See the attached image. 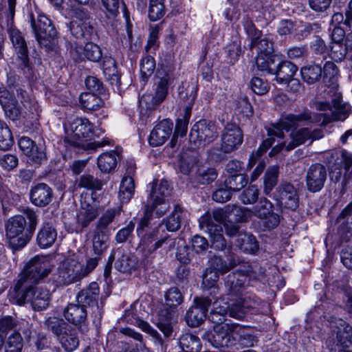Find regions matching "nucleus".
Masks as SVG:
<instances>
[{"label": "nucleus", "mask_w": 352, "mask_h": 352, "mask_svg": "<svg viewBox=\"0 0 352 352\" xmlns=\"http://www.w3.org/2000/svg\"><path fill=\"white\" fill-rule=\"evenodd\" d=\"M52 189L45 183L36 184L30 190V201L38 207L47 206L52 201Z\"/></svg>", "instance_id": "nucleus-20"}, {"label": "nucleus", "mask_w": 352, "mask_h": 352, "mask_svg": "<svg viewBox=\"0 0 352 352\" xmlns=\"http://www.w3.org/2000/svg\"><path fill=\"white\" fill-rule=\"evenodd\" d=\"M235 331L237 333L236 336H234L235 345L239 344L241 347H252L258 341L254 335L240 325L234 324Z\"/></svg>", "instance_id": "nucleus-39"}, {"label": "nucleus", "mask_w": 352, "mask_h": 352, "mask_svg": "<svg viewBox=\"0 0 352 352\" xmlns=\"http://www.w3.org/2000/svg\"><path fill=\"white\" fill-rule=\"evenodd\" d=\"M219 279V274L212 269H207L203 276L202 285L207 289H213L210 292V296H216L218 293V289L214 287L216 283Z\"/></svg>", "instance_id": "nucleus-55"}, {"label": "nucleus", "mask_w": 352, "mask_h": 352, "mask_svg": "<svg viewBox=\"0 0 352 352\" xmlns=\"http://www.w3.org/2000/svg\"><path fill=\"white\" fill-rule=\"evenodd\" d=\"M93 134V125L86 118H75L67 129V144L83 150H96L109 144L107 140L87 142Z\"/></svg>", "instance_id": "nucleus-5"}, {"label": "nucleus", "mask_w": 352, "mask_h": 352, "mask_svg": "<svg viewBox=\"0 0 352 352\" xmlns=\"http://www.w3.org/2000/svg\"><path fill=\"white\" fill-rule=\"evenodd\" d=\"M182 219V208L179 206L175 205L173 212L166 220L163 221L162 224L165 225L168 231L175 232L180 228Z\"/></svg>", "instance_id": "nucleus-46"}, {"label": "nucleus", "mask_w": 352, "mask_h": 352, "mask_svg": "<svg viewBox=\"0 0 352 352\" xmlns=\"http://www.w3.org/2000/svg\"><path fill=\"white\" fill-rule=\"evenodd\" d=\"M248 182L247 176L243 174H236L228 177L224 181L223 186L231 191H239L244 188Z\"/></svg>", "instance_id": "nucleus-51"}, {"label": "nucleus", "mask_w": 352, "mask_h": 352, "mask_svg": "<svg viewBox=\"0 0 352 352\" xmlns=\"http://www.w3.org/2000/svg\"><path fill=\"white\" fill-rule=\"evenodd\" d=\"M210 263L214 271L224 274L230 269L235 267L236 258L232 257L229 263H227L221 257L215 256L211 259Z\"/></svg>", "instance_id": "nucleus-53"}, {"label": "nucleus", "mask_w": 352, "mask_h": 352, "mask_svg": "<svg viewBox=\"0 0 352 352\" xmlns=\"http://www.w3.org/2000/svg\"><path fill=\"white\" fill-rule=\"evenodd\" d=\"M116 255H117V260L115 263V267L117 270L122 273H129L135 267L136 262L129 255L124 254L120 250H117L111 256L112 258H114Z\"/></svg>", "instance_id": "nucleus-42"}, {"label": "nucleus", "mask_w": 352, "mask_h": 352, "mask_svg": "<svg viewBox=\"0 0 352 352\" xmlns=\"http://www.w3.org/2000/svg\"><path fill=\"white\" fill-rule=\"evenodd\" d=\"M101 180L91 175H83L80 177L78 186L91 190H100L102 187Z\"/></svg>", "instance_id": "nucleus-61"}, {"label": "nucleus", "mask_w": 352, "mask_h": 352, "mask_svg": "<svg viewBox=\"0 0 352 352\" xmlns=\"http://www.w3.org/2000/svg\"><path fill=\"white\" fill-rule=\"evenodd\" d=\"M291 140L289 142H279L272 148L270 155H273L278 153L280 151L285 148L289 151L295 147L305 143L310 139V131L307 128H302L297 131L296 133H292L290 135Z\"/></svg>", "instance_id": "nucleus-19"}, {"label": "nucleus", "mask_w": 352, "mask_h": 352, "mask_svg": "<svg viewBox=\"0 0 352 352\" xmlns=\"http://www.w3.org/2000/svg\"><path fill=\"white\" fill-rule=\"evenodd\" d=\"M57 237L56 231L50 224H45L37 234V243L41 248L51 247Z\"/></svg>", "instance_id": "nucleus-32"}, {"label": "nucleus", "mask_w": 352, "mask_h": 352, "mask_svg": "<svg viewBox=\"0 0 352 352\" xmlns=\"http://www.w3.org/2000/svg\"><path fill=\"white\" fill-rule=\"evenodd\" d=\"M108 236L104 232L94 230L92 242L93 250L96 255H100L107 248Z\"/></svg>", "instance_id": "nucleus-54"}, {"label": "nucleus", "mask_w": 352, "mask_h": 352, "mask_svg": "<svg viewBox=\"0 0 352 352\" xmlns=\"http://www.w3.org/2000/svg\"><path fill=\"white\" fill-rule=\"evenodd\" d=\"M274 198L280 206L295 210L298 207L299 197L297 189L289 182H284L276 188Z\"/></svg>", "instance_id": "nucleus-15"}, {"label": "nucleus", "mask_w": 352, "mask_h": 352, "mask_svg": "<svg viewBox=\"0 0 352 352\" xmlns=\"http://www.w3.org/2000/svg\"><path fill=\"white\" fill-rule=\"evenodd\" d=\"M302 78L309 85L314 84L319 81L322 74V69L317 59L315 58L313 64L302 67L300 69Z\"/></svg>", "instance_id": "nucleus-28"}, {"label": "nucleus", "mask_w": 352, "mask_h": 352, "mask_svg": "<svg viewBox=\"0 0 352 352\" xmlns=\"http://www.w3.org/2000/svg\"><path fill=\"white\" fill-rule=\"evenodd\" d=\"M151 201H152L151 204H147L146 208L151 210V214H153V212L155 210L157 217H161L164 215L170 209V204L168 199H160L157 201H155V200Z\"/></svg>", "instance_id": "nucleus-62"}, {"label": "nucleus", "mask_w": 352, "mask_h": 352, "mask_svg": "<svg viewBox=\"0 0 352 352\" xmlns=\"http://www.w3.org/2000/svg\"><path fill=\"white\" fill-rule=\"evenodd\" d=\"M336 224L338 233L344 239L352 236V201L343 209Z\"/></svg>", "instance_id": "nucleus-24"}, {"label": "nucleus", "mask_w": 352, "mask_h": 352, "mask_svg": "<svg viewBox=\"0 0 352 352\" xmlns=\"http://www.w3.org/2000/svg\"><path fill=\"white\" fill-rule=\"evenodd\" d=\"M317 109L326 112L316 113L313 116L311 112L306 109L299 114L287 115L279 122L272 124L267 129L268 138L263 142L256 153H252L247 169L252 168L257 159L272 146L275 138L283 139V130L288 131L292 129H296L300 122L305 121L318 122L320 125L324 126L331 122L344 120L349 111V107L342 102V96L339 93H336L333 95L331 103L329 102L318 103Z\"/></svg>", "instance_id": "nucleus-1"}, {"label": "nucleus", "mask_w": 352, "mask_h": 352, "mask_svg": "<svg viewBox=\"0 0 352 352\" xmlns=\"http://www.w3.org/2000/svg\"><path fill=\"white\" fill-rule=\"evenodd\" d=\"M218 136L216 125L211 121L201 120L195 124L191 129L189 140L198 146L210 144Z\"/></svg>", "instance_id": "nucleus-10"}, {"label": "nucleus", "mask_w": 352, "mask_h": 352, "mask_svg": "<svg viewBox=\"0 0 352 352\" xmlns=\"http://www.w3.org/2000/svg\"><path fill=\"white\" fill-rule=\"evenodd\" d=\"M26 226L25 217L21 215L10 217L6 222V236L14 249L23 248L30 241V234L25 230Z\"/></svg>", "instance_id": "nucleus-8"}, {"label": "nucleus", "mask_w": 352, "mask_h": 352, "mask_svg": "<svg viewBox=\"0 0 352 352\" xmlns=\"http://www.w3.org/2000/svg\"><path fill=\"white\" fill-rule=\"evenodd\" d=\"M98 94L85 92L80 95L79 101L82 109L88 111H97L104 105L103 100Z\"/></svg>", "instance_id": "nucleus-35"}, {"label": "nucleus", "mask_w": 352, "mask_h": 352, "mask_svg": "<svg viewBox=\"0 0 352 352\" xmlns=\"http://www.w3.org/2000/svg\"><path fill=\"white\" fill-rule=\"evenodd\" d=\"M279 173L278 166H270L264 176V192L268 195L276 185Z\"/></svg>", "instance_id": "nucleus-49"}, {"label": "nucleus", "mask_w": 352, "mask_h": 352, "mask_svg": "<svg viewBox=\"0 0 352 352\" xmlns=\"http://www.w3.org/2000/svg\"><path fill=\"white\" fill-rule=\"evenodd\" d=\"M190 117V112L188 109H186L185 114L183 115L182 118H179L177 120L175 132L173 138L171 139V141L170 142L171 147H174L175 146L176 136L184 137V135H186Z\"/></svg>", "instance_id": "nucleus-48"}, {"label": "nucleus", "mask_w": 352, "mask_h": 352, "mask_svg": "<svg viewBox=\"0 0 352 352\" xmlns=\"http://www.w3.org/2000/svg\"><path fill=\"white\" fill-rule=\"evenodd\" d=\"M12 133L7 124L0 120V150H8L13 144Z\"/></svg>", "instance_id": "nucleus-52"}, {"label": "nucleus", "mask_w": 352, "mask_h": 352, "mask_svg": "<svg viewBox=\"0 0 352 352\" xmlns=\"http://www.w3.org/2000/svg\"><path fill=\"white\" fill-rule=\"evenodd\" d=\"M245 30L250 36V50H256L257 54L272 55L274 52V43L267 38H261V32L258 30L251 21L246 20L244 23Z\"/></svg>", "instance_id": "nucleus-11"}, {"label": "nucleus", "mask_w": 352, "mask_h": 352, "mask_svg": "<svg viewBox=\"0 0 352 352\" xmlns=\"http://www.w3.org/2000/svg\"><path fill=\"white\" fill-rule=\"evenodd\" d=\"M235 245L243 252L249 254H254L258 249V244L255 237L246 232L238 235Z\"/></svg>", "instance_id": "nucleus-36"}, {"label": "nucleus", "mask_w": 352, "mask_h": 352, "mask_svg": "<svg viewBox=\"0 0 352 352\" xmlns=\"http://www.w3.org/2000/svg\"><path fill=\"white\" fill-rule=\"evenodd\" d=\"M212 300L210 296L195 298L194 305L188 310L186 314V320L188 326L198 327L206 318L209 307Z\"/></svg>", "instance_id": "nucleus-13"}, {"label": "nucleus", "mask_w": 352, "mask_h": 352, "mask_svg": "<svg viewBox=\"0 0 352 352\" xmlns=\"http://www.w3.org/2000/svg\"><path fill=\"white\" fill-rule=\"evenodd\" d=\"M173 131V122L165 119L159 122L152 130L148 138V142L152 146L162 145L170 137Z\"/></svg>", "instance_id": "nucleus-21"}, {"label": "nucleus", "mask_w": 352, "mask_h": 352, "mask_svg": "<svg viewBox=\"0 0 352 352\" xmlns=\"http://www.w3.org/2000/svg\"><path fill=\"white\" fill-rule=\"evenodd\" d=\"M298 70V67L290 61H283L274 66L273 74L276 75V80L281 84L293 82L294 85L300 87V85L298 80L292 79Z\"/></svg>", "instance_id": "nucleus-22"}, {"label": "nucleus", "mask_w": 352, "mask_h": 352, "mask_svg": "<svg viewBox=\"0 0 352 352\" xmlns=\"http://www.w3.org/2000/svg\"><path fill=\"white\" fill-rule=\"evenodd\" d=\"M243 134L240 127L234 123H228L221 133V151L230 153L243 142Z\"/></svg>", "instance_id": "nucleus-12"}, {"label": "nucleus", "mask_w": 352, "mask_h": 352, "mask_svg": "<svg viewBox=\"0 0 352 352\" xmlns=\"http://www.w3.org/2000/svg\"><path fill=\"white\" fill-rule=\"evenodd\" d=\"M91 194H82L80 197V210L78 221L83 228H86L98 214V206Z\"/></svg>", "instance_id": "nucleus-17"}, {"label": "nucleus", "mask_w": 352, "mask_h": 352, "mask_svg": "<svg viewBox=\"0 0 352 352\" xmlns=\"http://www.w3.org/2000/svg\"><path fill=\"white\" fill-rule=\"evenodd\" d=\"M159 228L149 232L144 237L143 252L146 257L153 254L156 250L162 247L164 243H168V250L173 248L176 239H169L168 235H166L157 240Z\"/></svg>", "instance_id": "nucleus-18"}, {"label": "nucleus", "mask_w": 352, "mask_h": 352, "mask_svg": "<svg viewBox=\"0 0 352 352\" xmlns=\"http://www.w3.org/2000/svg\"><path fill=\"white\" fill-rule=\"evenodd\" d=\"M16 96L20 100V107L10 90L0 87V104L6 114L12 120L23 119L25 128L32 130L37 128L40 111L37 102L32 98L22 87L16 89Z\"/></svg>", "instance_id": "nucleus-3"}, {"label": "nucleus", "mask_w": 352, "mask_h": 352, "mask_svg": "<svg viewBox=\"0 0 352 352\" xmlns=\"http://www.w3.org/2000/svg\"><path fill=\"white\" fill-rule=\"evenodd\" d=\"M31 27L36 39L41 46L47 51L52 50L54 44L57 32L50 19L45 14L31 12L29 14Z\"/></svg>", "instance_id": "nucleus-7"}, {"label": "nucleus", "mask_w": 352, "mask_h": 352, "mask_svg": "<svg viewBox=\"0 0 352 352\" xmlns=\"http://www.w3.org/2000/svg\"><path fill=\"white\" fill-rule=\"evenodd\" d=\"M324 82L326 85L335 89L338 86V69L336 64L331 61H327L323 67Z\"/></svg>", "instance_id": "nucleus-45"}, {"label": "nucleus", "mask_w": 352, "mask_h": 352, "mask_svg": "<svg viewBox=\"0 0 352 352\" xmlns=\"http://www.w3.org/2000/svg\"><path fill=\"white\" fill-rule=\"evenodd\" d=\"M165 14V7L163 0H150L148 17L151 21L160 19Z\"/></svg>", "instance_id": "nucleus-57"}, {"label": "nucleus", "mask_w": 352, "mask_h": 352, "mask_svg": "<svg viewBox=\"0 0 352 352\" xmlns=\"http://www.w3.org/2000/svg\"><path fill=\"white\" fill-rule=\"evenodd\" d=\"M274 64V60L272 58V55H264V54H257L256 58V65L258 70L262 72H267L270 74H274V66L272 65Z\"/></svg>", "instance_id": "nucleus-59"}, {"label": "nucleus", "mask_w": 352, "mask_h": 352, "mask_svg": "<svg viewBox=\"0 0 352 352\" xmlns=\"http://www.w3.org/2000/svg\"><path fill=\"white\" fill-rule=\"evenodd\" d=\"M217 176V172L214 168H201L197 171V179L200 184L206 185L214 181Z\"/></svg>", "instance_id": "nucleus-63"}, {"label": "nucleus", "mask_w": 352, "mask_h": 352, "mask_svg": "<svg viewBox=\"0 0 352 352\" xmlns=\"http://www.w3.org/2000/svg\"><path fill=\"white\" fill-rule=\"evenodd\" d=\"M274 210V205L273 204L269 201L266 198H262L260 201L253 207L252 211L248 210V208L243 210L242 212L243 215L240 216L239 219L243 220L245 218V214H244L246 211L249 212V213H252L255 217L262 219L266 217L267 214H270Z\"/></svg>", "instance_id": "nucleus-40"}, {"label": "nucleus", "mask_w": 352, "mask_h": 352, "mask_svg": "<svg viewBox=\"0 0 352 352\" xmlns=\"http://www.w3.org/2000/svg\"><path fill=\"white\" fill-rule=\"evenodd\" d=\"M23 339L19 332L14 331L6 342V352H21Z\"/></svg>", "instance_id": "nucleus-58"}, {"label": "nucleus", "mask_w": 352, "mask_h": 352, "mask_svg": "<svg viewBox=\"0 0 352 352\" xmlns=\"http://www.w3.org/2000/svg\"><path fill=\"white\" fill-rule=\"evenodd\" d=\"M135 191L134 180L131 176L124 177L120 186L118 196L122 203H128Z\"/></svg>", "instance_id": "nucleus-43"}, {"label": "nucleus", "mask_w": 352, "mask_h": 352, "mask_svg": "<svg viewBox=\"0 0 352 352\" xmlns=\"http://www.w3.org/2000/svg\"><path fill=\"white\" fill-rule=\"evenodd\" d=\"M98 265L96 258H89L85 267L78 263L74 265V268L70 273L71 270L67 267V283H75L80 280L82 278L89 274Z\"/></svg>", "instance_id": "nucleus-25"}, {"label": "nucleus", "mask_w": 352, "mask_h": 352, "mask_svg": "<svg viewBox=\"0 0 352 352\" xmlns=\"http://www.w3.org/2000/svg\"><path fill=\"white\" fill-rule=\"evenodd\" d=\"M327 176V170L323 165L319 163L311 165L305 177L307 190L312 192L320 191L324 185Z\"/></svg>", "instance_id": "nucleus-16"}, {"label": "nucleus", "mask_w": 352, "mask_h": 352, "mask_svg": "<svg viewBox=\"0 0 352 352\" xmlns=\"http://www.w3.org/2000/svg\"><path fill=\"white\" fill-rule=\"evenodd\" d=\"M119 159L120 155L115 151L103 153L98 158V166L101 172L110 173L114 170Z\"/></svg>", "instance_id": "nucleus-29"}, {"label": "nucleus", "mask_w": 352, "mask_h": 352, "mask_svg": "<svg viewBox=\"0 0 352 352\" xmlns=\"http://www.w3.org/2000/svg\"><path fill=\"white\" fill-rule=\"evenodd\" d=\"M150 187V195L149 198L151 200H155L157 201L160 199H167L171 192L169 184L166 180H161L160 182L157 184L155 182L149 184Z\"/></svg>", "instance_id": "nucleus-38"}, {"label": "nucleus", "mask_w": 352, "mask_h": 352, "mask_svg": "<svg viewBox=\"0 0 352 352\" xmlns=\"http://www.w3.org/2000/svg\"><path fill=\"white\" fill-rule=\"evenodd\" d=\"M179 342L181 348L188 352H199L201 348L199 338L190 333L182 335Z\"/></svg>", "instance_id": "nucleus-47"}, {"label": "nucleus", "mask_w": 352, "mask_h": 352, "mask_svg": "<svg viewBox=\"0 0 352 352\" xmlns=\"http://www.w3.org/2000/svg\"><path fill=\"white\" fill-rule=\"evenodd\" d=\"M234 324H218L214 327L212 332L208 333L206 339L215 348H232L235 346Z\"/></svg>", "instance_id": "nucleus-9"}, {"label": "nucleus", "mask_w": 352, "mask_h": 352, "mask_svg": "<svg viewBox=\"0 0 352 352\" xmlns=\"http://www.w3.org/2000/svg\"><path fill=\"white\" fill-rule=\"evenodd\" d=\"M46 256H36L26 265L14 287V302L19 305L30 302L38 311L46 309L50 302L49 290L34 288L33 285L47 276L51 271Z\"/></svg>", "instance_id": "nucleus-2"}, {"label": "nucleus", "mask_w": 352, "mask_h": 352, "mask_svg": "<svg viewBox=\"0 0 352 352\" xmlns=\"http://www.w3.org/2000/svg\"><path fill=\"white\" fill-rule=\"evenodd\" d=\"M156 67L153 57L146 56L142 58L140 63L141 80L144 85L152 76Z\"/></svg>", "instance_id": "nucleus-50"}, {"label": "nucleus", "mask_w": 352, "mask_h": 352, "mask_svg": "<svg viewBox=\"0 0 352 352\" xmlns=\"http://www.w3.org/2000/svg\"><path fill=\"white\" fill-rule=\"evenodd\" d=\"M99 295V286L97 283L92 282L86 289L82 290L76 296L78 304L90 305L97 303Z\"/></svg>", "instance_id": "nucleus-34"}, {"label": "nucleus", "mask_w": 352, "mask_h": 352, "mask_svg": "<svg viewBox=\"0 0 352 352\" xmlns=\"http://www.w3.org/2000/svg\"><path fill=\"white\" fill-rule=\"evenodd\" d=\"M156 325L166 338L173 336L174 329L171 322L170 312L168 309H163L159 311Z\"/></svg>", "instance_id": "nucleus-37"}, {"label": "nucleus", "mask_w": 352, "mask_h": 352, "mask_svg": "<svg viewBox=\"0 0 352 352\" xmlns=\"http://www.w3.org/2000/svg\"><path fill=\"white\" fill-rule=\"evenodd\" d=\"M166 305L170 307H175L182 304L184 296L180 289L177 287H170L165 294Z\"/></svg>", "instance_id": "nucleus-56"}, {"label": "nucleus", "mask_w": 352, "mask_h": 352, "mask_svg": "<svg viewBox=\"0 0 352 352\" xmlns=\"http://www.w3.org/2000/svg\"><path fill=\"white\" fill-rule=\"evenodd\" d=\"M84 56L91 61L97 62L102 57V52L98 45L94 43H87L84 46Z\"/></svg>", "instance_id": "nucleus-64"}, {"label": "nucleus", "mask_w": 352, "mask_h": 352, "mask_svg": "<svg viewBox=\"0 0 352 352\" xmlns=\"http://www.w3.org/2000/svg\"><path fill=\"white\" fill-rule=\"evenodd\" d=\"M47 328L52 331L59 340L62 346L66 349V333L65 322L63 318L57 317H49L45 322Z\"/></svg>", "instance_id": "nucleus-27"}, {"label": "nucleus", "mask_w": 352, "mask_h": 352, "mask_svg": "<svg viewBox=\"0 0 352 352\" xmlns=\"http://www.w3.org/2000/svg\"><path fill=\"white\" fill-rule=\"evenodd\" d=\"M117 213L116 209L107 210L97 222L95 230L106 233L109 225L113 222Z\"/></svg>", "instance_id": "nucleus-60"}, {"label": "nucleus", "mask_w": 352, "mask_h": 352, "mask_svg": "<svg viewBox=\"0 0 352 352\" xmlns=\"http://www.w3.org/2000/svg\"><path fill=\"white\" fill-rule=\"evenodd\" d=\"M336 341L344 348H352V327L342 319L338 320Z\"/></svg>", "instance_id": "nucleus-26"}, {"label": "nucleus", "mask_w": 352, "mask_h": 352, "mask_svg": "<svg viewBox=\"0 0 352 352\" xmlns=\"http://www.w3.org/2000/svg\"><path fill=\"white\" fill-rule=\"evenodd\" d=\"M214 300L213 309H212L208 318L213 322L222 323L224 320V316L229 314L230 300L228 302L219 301L216 296H210Z\"/></svg>", "instance_id": "nucleus-30"}, {"label": "nucleus", "mask_w": 352, "mask_h": 352, "mask_svg": "<svg viewBox=\"0 0 352 352\" xmlns=\"http://www.w3.org/2000/svg\"><path fill=\"white\" fill-rule=\"evenodd\" d=\"M227 300H230L229 316L236 319H243L249 307L246 300L242 296L227 298Z\"/></svg>", "instance_id": "nucleus-33"}, {"label": "nucleus", "mask_w": 352, "mask_h": 352, "mask_svg": "<svg viewBox=\"0 0 352 352\" xmlns=\"http://www.w3.org/2000/svg\"><path fill=\"white\" fill-rule=\"evenodd\" d=\"M16 0H2L0 8V25L6 24L10 41L16 54L17 68L29 80H36L37 73L30 64L28 48L21 32L14 28Z\"/></svg>", "instance_id": "nucleus-4"}, {"label": "nucleus", "mask_w": 352, "mask_h": 352, "mask_svg": "<svg viewBox=\"0 0 352 352\" xmlns=\"http://www.w3.org/2000/svg\"><path fill=\"white\" fill-rule=\"evenodd\" d=\"M199 228L208 233L212 245L214 249L223 250L226 248V241L223 236L222 227L212 222L211 215L204 214L199 219Z\"/></svg>", "instance_id": "nucleus-14"}, {"label": "nucleus", "mask_w": 352, "mask_h": 352, "mask_svg": "<svg viewBox=\"0 0 352 352\" xmlns=\"http://www.w3.org/2000/svg\"><path fill=\"white\" fill-rule=\"evenodd\" d=\"M175 76L173 70L168 66L159 65L153 85L152 96H143L140 100L142 105L145 103L148 109H153L162 103L166 98L169 89L173 87Z\"/></svg>", "instance_id": "nucleus-6"}, {"label": "nucleus", "mask_w": 352, "mask_h": 352, "mask_svg": "<svg viewBox=\"0 0 352 352\" xmlns=\"http://www.w3.org/2000/svg\"><path fill=\"white\" fill-rule=\"evenodd\" d=\"M103 74L110 84L119 86L120 85V78L118 72L116 61L109 56H105L102 62Z\"/></svg>", "instance_id": "nucleus-31"}, {"label": "nucleus", "mask_w": 352, "mask_h": 352, "mask_svg": "<svg viewBox=\"0 0 352 352\" xmlns=\"http://www.w3.org/2000/svg\"><path fill=\"white\" fill-rule=\"evenodd\" d=\"M85 306L82 304L67 305V321L76 325L82 322L87 317Z\"/></svg>", "instance_id": "nucleus-44"}, {"label": "nucleus", "mask_w": 352, "mask_h": 352, "mask_svg": "<svg viewBox=\"0 0 352 352\" xmlns=\"http://www.w3.org/2000/svg\"><path fill=\"white\" fill-rule=\"evenodd\" d=\"M245 283L246 278L244 276L239 277L236 272H232L227 275L224 280L227 298L242 296Z\"/></svg>", "instance_id": "nucleus-23"}, {"label": "nucleus", "mask_w": 352, "mask_h": 352, "mask_svg": "<svg viewBox=\"0 0 352 352\" xmlns=\"http://www.w3.org/2000/svg\"><path fill=\"white\" fill-rule=\"evenodd\" d=\"M246 210V208H241L239 206H233L231 210H230V206H228L226 209L218 208L213 210L212 213L207 212L205 214H210L212 222L221 226V223L225 225V223L228 221L227 219L229 217L230 213L232 212L236 215L239 212H243V210Z\"/></svg>", "instance_id": "nucleus-41"}]
</instances>
